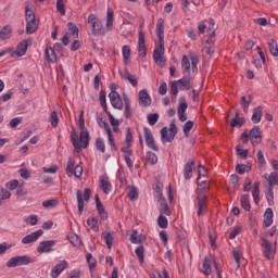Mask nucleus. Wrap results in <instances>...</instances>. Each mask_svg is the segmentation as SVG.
Masks as SVG:
<instances>
[{
  "instance_id": "51",
  "label": "nucleus",
  "mask_w": 278,
  "mask_h": 278,
  "mask_svg": "<svg viewBox=\"0 0 278 278\" xmlns=\"http://www.w3.org/2000/svg\"><path fill=\"white\" fill-rule=\"evenodd\" d=\"M46 55L48 62H55L58 60V58L55 56V50H53L52 48L46 49Z\"/></svg>"
},
{
  "instance_id": "29",
  "label": "nucleus",
  "mask_w": 278,
  "mask_h": 278,
  "mask_svg": "<svg viewBox=\"0 0 278 278\" xmlns=\"http://www.w3.org/2000/svg\"><path fill=\"white\" fill-rule=\"evenodd\" d=\"M190 59H188V55H184L182 60H181V68H182V73L184 75H190Z\"/></svg>"
},
{
  "instance_id": "1",
  "label": "nucleus",
  "mask_w": 278,
  "mask_h": 278,
  "mask_svg": "<svg viewBox=\"0 0 278 278\" xmlns=\"http://www.w3.org/2000/svg\"><path fill=\"white\" fill-rule=\"evenodd\" d=\"M249 139L253 147L262 143V128L260 126H254L250 131H243L241 134V140L243 144L249 143Z\"/></svg>"
},
{
  "instance_id": "2",
  "label": "nucleus",
  "mask_w": 278,
  "mask_h": 278,
  "mask_svg": "<svg viewBox=\"0 0 278 278\" xmlns=\"http://www.w3.org/2000/svg\"><path fill=\"white\" fill-rule=\"evenodd\" d=\"M26 34H36L38 30V23L36 22V13L29 5L25 8Z\"/></svg>"
},
{
  "instance_id": "31",
  "label": "nucleus",
  "mask_w": 278,
  "mask_h": 278,
  "mask_svg": "<svg viewBox=\"0 0 278 278\" xmlns=\"http://www.w3.org/2000/svg\"><path fill=\"white\" fill-rule=\"evenodd\" d=\"M124 105H125V111H124L125 118H131V103L129 101V98H127V96H124Z\"/></svg>"
},
{
  "instance_id": "25",
  "label": "nucleus",
  "mask_w": 278,
  "mask_h": 278,
  "mask_svg": "<svg viewBox=\"0 0 278 278\" xmlns=\"http://www.w3.org/2000/svg\"><path fill=\"white\" fill-rule=\"evenodd\" d=\"M156 36L159 38V42H164V20L159 18L156 22Z\"/></svg>"
},
{
  "instance_id": "60",
  "label": "nucleus",
  "mask_w": 278,
  "mask_h": 278,
  "mask_svg": "<svg viewBox=\"0 0 278 278\" xmlns=\"http://www.w3.org/2000/svg\"><path fill=\"white\" fill-rule=\"evenodd\" d=\"M236 170L239 175H244L248 170H251V167L244 165V164H238L236 166Z\"/></svg>"
},
{
  "instance_id": "43",
  "label": "nucleus",
  "mask_w": 278,
  "mask_h": 278,
  "mask_svg": "<svg viewBox=\"0 0 278 278\" xmlns=\"http://www.w3.org/2000/svg\"><path fill=\"white\" fill-rule=\"evenodd\" d=\"M148 124L153 126L157 124V121H160V114L157 113H150L147 115Z\"/></svg>"
},
{
  "instance_id": "20",
  "label": "nucleus",
  "mask_w": 278,
  "mask_h": 278,
  "mask_svg": "<svg viewBox=\"0 0 278 278\" xmlns=\"http://www.w3.org/2000/svg\"><path fill=\"white\" fill-rule=\"evenodd\" d=\"M186 76L176 80L180 86V90H190L192 88V77L190 74H185Z\"/></svg>"
},
{
  "instance_id": "14",
  "label": "nucleus",
  "mask_w": 278,
  "mask_h": 278,
  "mask_svg": "<svg viewBox=\"0 0 278 278\" xmlns=\"http://www.w3.org/2000/svg\"><path fill=\"white\" fill-rule=\"evenodd\" d=\"M55 244H58V241L55 240L41 241L37 247V253H51Z\"/></svg>"
},
{
  "instance_id": "8",
  "label": "nucleus",
  "mask_w": 278,
  "mask_h": 278,
  "mask_svg": "<svg viewBox=\"0 0 278 278\" xmlns=\"http://www.w3.org/2000/svg\"><path fill=\"white\" fill-rule=\"evenodd\" d=\"M66 175L67 177H73V175H75V177L79 179V177L84 175V167H81L80 165L75 166V160H73V157H68L66 165Z\"/></svg>"
},
{
  "instance_id": "64",
  "label": "nucleus",
  "mask_w": 278,
  "mask_h": 278,
  "mask_svg": "<svg viewBox=\"0 0 278 278\" xmlns=\"http://www.w3.org/2000/svg\"><path fill=\"white\" fill-rule=\"evenodd\" d=\"M10 197H12V193H10V191H8L5 188L0 187V199H10Z\"/></svg>"
},
{
  "instance_id": "53",
  "label": "nucleus",
  "mask_w": 278,
  "mask_h": 278,
  "mask_svg": "<svg viewBox=\"0 0 278 278\" xmlns=\"http://www.w3.org/2000/svg\"><path fill=\"white\" fill-rule=\"evenodd\" d=\"M186 110H188V103L186 102V98L181 97L177 113L184 114V113H186Z\"/></svg>"
},
{
  "instance_id": "63",
  "label": "nucleus",
  "mask_w": 278,
  "mask_h": 278,
  "mask_svg": "<svg viewBox=\"0 0 278 278\" xmlns=\"http://www.w3.org/2000/svg\"><path fill=\"white\" fill-rule=\"evenodd\" d=\"M5 188L11 191L16 190V188H18V180L14 179V180L7 182Z\"/></svg>"
},
{
  "instance_id": "41",
  "label": "nucleus",
  "mask_w": 278,
  "mask_h": 278,
  "mask_svg": "<svg viewBox=\"0 0 278 278\" xmlns=\"http://www.w3.org/2000/svg\"><path fill=\"white\" fill-rule=\"evenodd\" d=\"M198 216H201L205 212V198L204 195H198Z\"/></svg>"
},
{
  "instance_id": "59",
  "label": "nucleus",
  "mask_w": 278,
  "mask_h": 278,
  "mask_svg": "<svg viewBox=\"0 0 278 278\" xmlns=\"http://www.w3.org/2000/svg\"><path fill=\"white\" fill-rule=\"evenodd\" d=\"M170 92H172L174 98L177 97V94L179 92V83H177V80L172 81V84H170Z\"/></svg>"
},
{
  "instance_id": "15",
  "label": "nucleus",
  "mask_w": 278,
  "mask_h": 278,
  "mask_svg": "<svg viewBox=\"0 0 278 278\" xmlns=\"http://www.w3.org/2000/svg\"><path fill=\"white\" fill-rule=\"evenodd\" d=\"M42 233H45V231L42 229H39L37 231L31 232L30 235L25 236L22 239V244H31L34 242H37V240L42 238Z\"/></svg>"
},
{
  "instance_id": "50",
  "label": "nucleus",
  "mask_w": 278,
  "mask_h": 278,
  "mask_svg": "<svg viewBox=\"0 0 278 278\" xmlns=\"http://www.w3.org/2000/svg\"><path fill=\"white\" fill-rule=\"evenodd\" d=\"M96 149L100 151V153H105V141L103 138L96 139Z\"/></svg>"
},
{
  "instance_id": "35",
  "label": "nucleus",
  "mask_w": 278,
  "mask_h": 278,
  "mask_svg": "<svg viewBox=\"0 0 278 278\" xmlns=\"http://www.w3.org/2000/svg\"><path fill=\"white\" fill-rule=\"evenodd\" d=\"M252 197L255 205H260V182H255L252 190Z\"/></svg>"
},
{
  "instance_id": "21",
  "label": "nucleus",
  "mask_w": 278,
  "mask_h": 278,
  "mask_svg": "<svg viewBox=\"0 0 278 278\" xmlns=\"http://www.w3.org/2000/svg\"><path fill=\"white\" fill-rule=\"evenodd\" d=\"M138 53L139 58H147V45L144 43V33H139L138 38Z\"/></svg>"
},
{
  "instance_id": "18",
  "label": "nucleus",
  "mask_w": 278,
  "mask_h": 278,
  "mask_svg": "<svg viewBox=\"0 0 278 278\" xmlns=\"http://www.w3.org/2000/svg\"><path fill=\"white\" fill-rule=\"evenodd\" d=\"M66 268H68V262L66 261H61L59 264H56L52 270H51V277L52 278H59L60 275H62V273H64V270H66Z\"/></svg>"
},
{
  "instance_id": "19",
  "label": "nucleus",
  "mask_w": 278,
  "mask_h": 278,
  "mask_svg": "<svg viewBox=\"0 0 278 278\" xmlns=\"http://www.w3.org/2000/svg\"><path fill=\"white\" fill-rule=\"evenodd\" d=\"M151 96L149 94V91L147 89H142L139 91V105H142V108H149L151 105Z\"/></svg>"
},
{
  "instance_id": "23",
  "label": "nucleus",
  "mask_w": 278,
  "mask_h": 278,
  "mask_svg": "<svg viewBox=\"0 0 278 278\" xmlns=\"http://www.w3.org/2000/svg\"><path fill=\"white\" fill-rule=\"evenodd\" d=\"M14 30L11 25H5L0 29V40H10Z\"/></svg>"
},
{
  "instance_id": "62",
  "label": "nucleus",
  "mask_w": 278,
  "mask_h": 278,
  "mask_svg": "<svg viewBox=\"0 0 278 278\" xmlns=\"http://www.w3.org/2000/svg\"><path fill=\"white\" fill-rule=\"evenodd\" d=\"M232 257H233V260L237 264V268H240V257H241L240 250L233 249L232 250Z\"/></svg>"
},
{
  "instance_id": "32",
  "label": "nucleus",
  "mask_w": 278,
  "mask_h": 278,
  "mask_svg": "<svg viewBox=\"0 0 278 278\" xmlns=\"http://www.w3.org/2000/svg\"><path fill=\"white\" fill-rule=\"evenodd\" d=\"M114 27V11L112 9H108L106 11V28L112 29Z\"/></svg>"
},
{
  "instance_id": "49",
  "label": "nucleus",
  "mask_w": 278,
  "mask_h": 278,
  "mask_svg": "<svg viewBox=\"0 0 278 278\" xmlns=\"http://www.w3.org/2000/svg\"><path fill=\"white\" fill-rule=\"evenodd\" d=\"M100 105L102 108V110L105 112V114L110 111H108V102L105 100V91L101 90L100 91Z\"/></svg>"
},
{
  "instance_id": "58",
  "label": "nucleus",
  "mask_w": 278,
  "mask_h": 278,
  "mask_svg": "<svg viewBox=\"0 0 278 278\" xmlns=\"http://www.w3.org/2000/svg\"><path fill=\"white\" fill-rule=\"evenodd\" d=\"M128 199L129 201H136L138 199V188L129 187Z\"/></svg>"
},
{
  "instance_id": "28",
  "label": "nucleus",
  "mask_w": 278,
  "mask_h": 278,
  "mask_svg": "<svg viewBox=\"0 0 278 278\" xmlns=\"http://www.w3.org/2000/svg\"><path fill=\"white\" fill-rule=\"evenodd\" d=\"M267 46L269 49L270 54L274 58H278V46H277V41H275V39H268L267 40Z\"/></svg>"
},
{
  "instance_id": "33",
  "label": "nucleus",
  "mask_w": 278,
  "mask_h": 278,
  "mask_svg": "<svg viewBox=\"0 0 278 278\" xmlns=\"http://www.w3.org/2000/svg\"><path fill=\"white\" fill-rule=\"evenodd\" d=\"M60 204V201L58 199H51V200H46L42 202V207L46 210H53V207H58Z\"/></svg>"
},
{
  "instance_id": "5",
  "label": "nucleus",
  "mask_w": 278,
  "mask_h": 278,
  "mask_svg": "<svg viewBox=\"0 0 278 278\" xmlns=\"http://www.w3.org/2000/svg\"><path fill=\"white\" fill-rule=\"evenodd\" d=\"M169 131L170 134L168 135L167 127H163L161 129L162 142H173L175 140V136H177V132L179 131V129L177 128V125H175V119L169 124Z\"/></svg>"
},
{
  "instance_id": "56",
  "label": "nucleus",
  "mask_w": 278,
  "mask_h": 278,
  "mask_svg": "<svg viewBox=\"0 0 278 278\" xmlns=\"http://www.w3.org/2000/svg\"><path fill=\"white\" fill-rule=\"evenodd\" d=\"M68 31H71L72 36H75V38H79V28L73 24V22L67 23Z\"/></svg>"
},
{
  "instance_id": "11",
  "label": "nucleus",
  "mask_w": 278,
  "mask_h": 278,
  "mask_svg": "<svg viewBox=\"0 0 278 278\" xmlns=\"http://www.w3.org/2000/svg\"><path fill=\"white\" fill-rule=\"evenodd\" d=\"M109 98L111 101L112 108L115 110H123V99L121 98V94L116 92L114 85L111 87V92L109 93Z\"/></svg>"
},
{
  "instance_id": "42",
  "label": "nucleus",
  "mask_w": 278,
  "mask_h": 278,
  "mask_svg": "<svg viewBox=\"0 0 278 278\" xmlns=\"http://www.w3.org/2000/svg\"><path fill=\"white\" fill-rule=\"evenodd\" d=\"M96 207H97V211H98L99 216H101V218H102L103 220L108 219V212H105V207L103 206V203L98 202V203L96 204Z\"/></svg>"
},
{
  "instance_id": "61",
  "label": "nucleus",
  "mask_w": 278,
  "mask_h": 278,
  "mask_svg": "<svg viewBox=\"0 0 278 278\" xmlns=\"http://www.w3.org/2000/svg\"><path fill=\"white\" fill-rule=\"evenodd\" d=\"M191 71L192 73H198L199 72V59L197 56H191Z\"/></svg>"
},
{
  "instance_id": "52",
  "label": "nucleus",
  "mask_w": 278,
  "mask_h": 278,
  "mask_svg": "<svg viewBox=\"0 0 278 278\" xmlns=\"http://www.w3.org/2000/svg\"><path fill=\"white\" fill-rule=\"evenodd\" d=\"M146 157L149 164H151L152 166H154V164H157V155L155 153L148 151Z\"/></svg>"
},
{
  "instance_id": "24",
  "label": "nucleus",
  "mask_w": 278,
  "mask_h": 278,
  "mask_svg": "<svg viewBox=\"0 0 278 278\" xmlns=\"http://www.w3.org/2000/svg\"><path fill=\"white\" fill-rule=\"evenodd\" d=\"M192 170H194V161L190 160L185 164L184 167L185 179H192Z\"/></svg>"
},
{
  "instance_id": "48",
  "label": "nucleus",
  "mask_w": 278,
  "mask_h": 278,
  "mask_svg": "<svg viewBox=\"0 0 278 278\" xmlns=\"http://www.w3.org/2000/svg\"><path fill=\"white\" fill-rule=\"evenodd\" d=\"M56 11L61 16H66V5H64V0H56Z\"/></svg>"
},
{
  "instance_id": "10",
  "label": "nucleus",
  "mask_w": 278,
  "mask_h": 278,
  "mask_svg": "<svg viewBox=\"0 0 278 278\" xmlns=\"http://www.w3.org/2000/svg\"><path fill=\"white\" fill-rule=\"evenodd\" d=\"M90 194H91L90 189H85L84 193L81 192V190H78L76 192L79 215L84 214V206H85L84 201H90Z\"/></svg>"
},
{
  "instance_id": "46",
  "label": "nucleus",
  "mask_w": 278,
  "mask_h": 278,
  "mask_svg": "<svg viewBox=\"0 0 278 278\" xmlns=\"http://www.w3.org/2000/svg\"><path fill=\"white\" fill-rule=\"evenodd\" d=\"M192 127H194V122L188 121L185 123L182 131H184L186 138H188V136H190V131H192Z\"/></svg>"
},
{
  "instance_id": "30",
  "label": "nucleus",
  "mask_w": 278,
  "mask_h": 278,
  "mask_svg": "<svg viewBox=\"0 0 278 278\" xmlns=\"http://www.w3.org/2000/svg\"><path fill=\"white\" fill-rule=\"evenodd\" d=\"M241 207L245 210V212H251V198L249 194H242L241 195Z\"/></svg>"
},
{
  "instance_id": "45",
  "label": "nucleus",
  "mask_w": 278,
  "mask_h": 278,
  "mask_svg": "<svg viewBox=\"0 0 278 278\" xmlns=\"http://www.w3.org/2000/svg\"><path fill=\"white\" fill-rule=\"evenodd\" d=\"M49 121L52 127H58V125H60V117L58 116V112L52 111Z\"/></svg>"
},
{
  "instance_id": "38",
  "label": "nucleus",
  "mask_w": 278,
  "mask_h": 278,
  "mask_svg": "<svg viewBox=\"0 0 278 278\" xmlns=\"http://www.w3.org/2000/svg\"><path fill=\"white\" fill-rule=\"evenodd\" d=\"M160 214L161 216H170L172 214L170 208L168 207V203H166L164 199L160 204Z\"/></svg>"
},
{
  "instance_id": "4",
  "label": "nucleus",
  "mask_w": 278,
  "mask_h": 278,
  "mask_svg": "<svg viewBox=\"0 0 278 278\" xmlns=\"http://www.w3.org/2000/svg\"><path fill=\"white\" fill-rule=\"evenodd\" d=\"M88 24L91 26L92 36H105V30L103 29V24L94 14L88 16Z\"/></svg>"
},
{
  "instance_id": "22",
  "label": "nucleus",
  "mask_w": 278,
  "mask_h": 278,
  "mask_svg": "<svg viewBox=\"0 0 278 278\" xmlns=\"http://www.w3.org/2000/svg\"><path fill=\"white\" fill-rule=\"evenodd\" d=\"M121 78L122 79H126L127 81H129V84L136 88V86H138V79H136V76L131 73H129V71L124 70L119 72Z\"/></svg>"
},
{
  "instance_id": "16",
  "label": "nucleus",
  "mask_w": 278,
  "mask_h": 278,
  "mask_svg": "<svg viewBox=\"0 0 278 278\" xmlns=\"http://www.w3.org/2000/svg\"><path fill=\"white\" fill-rule=\"evenodd\" d=\"M102 128L106 132L111 150L112 151H118V148L116 147V141H114V135H112V128H110V124H108V122H103Z\"/></svg>"
},
{
  "instance_id": "36",
  "label": "nucleus",
  "mask_w": 278,
  "mask_h": 278,
  "mask_svg": "<svg viewBox=\"0 0 278 278\" xmlns=\"http://www.w3.org/2000/svg\"><path fill=\"white\" fill-rule=\"evenodd\" d=\"M253 101V96L249 94L248 97L243 96L241 97V108L244 112L249 110V105H251V102Z\"/></svg>"
},
{
  "instance_id": "44",
  "label": "nucleus",
  "mask_w": 278,
  "mask_h": 278,
  "mask_svg": "<svg viewBox=\"0 0 278 278\" xmlns=\"http://www.w3.org/2000/svg\"><path fill=\"white\" fill-rule=\"evenodd\" d=\"M268 186L269 188H275V186H278V175L277 173H270L268 176Z\"/></svg>"
},
{
  "instance_id": "57",
  "label": "nucleus",
  "mask_w": 278,
  "mask_h": 278,
  "mask_svg": "<svg viewBox=\"0 0 278 278\" xmlns=\"http://www.w3.org/2000/svg\"><path fill=\"white\" fill-rule=\"evenodd\" d=\"M236 151H237V155H239L241 160H247V157H249V150H244L240 146H237Z\"/></svg>"
},
{
  "instance_id": "47",
  "label": "nucleus",
  "mask_w": 278,
  "mask_h": 278,
  "mask_svg": "<svg viewBox=\"0 0 278 278\" xmlns=\"http://www.w3.org/2000/svg\"><path fill=\"white\" fill-rule=\"evenodd\" d=\"M135 253L140 262V264H144V247L139 245L136 250Z\"/></svg>"
},
{
  "instance_id": "12",
  "label": "nucleus",
  "mask_w": 278,
  "mask_h": 278,
  "mask_svg": "<svg viewBox=\"0 0 278 278\" xmlns=\"http://www.w3.org/2000/svg\"><path fill=\"white\" fill-rule=\"evenodd\" d=\"M261 247L264 250L263 254L266 257V260H273L275 257V249H273V243L268 241L266 238L261 239Z\"/></svg>"
},
{
  "instance_id": "26",
  "label": "nucleus",
  "mask_w": 278,
  "mask_h": 278,
  "mask_svg": "<svg viewBox=\"0 0 278 278\" xmlns=\"http://www.w3.org/2000/svg\"><path fill=\"white\" fill-rule=\"evenodd\" d=\"M273 208L268 207L266 208L265 213H264V222L263 225L264 227H270V225H273Z\"/></svg>"
},
{
  "instance_id": "40",
  "label": "nucleus",
  "mask_w": 278,
  "mask_h": 278,
  "mask_svg": "<svg viewBox=\"0 0 278 278\" xmlns=\"http://www.w3.org/2000/svg\"><path fill=\"white\" fill-rule=\"evenodd\" d=\"M100 188L104 194H110L112 192V184L108 180H100Z\"/></svg>"
},
{
  "instance_id": "13",
  "label": "nucleus",
  "mask_w": 278,
  "mask_h": 278,
  "mask_svg": "<svg viewBox=\"0 0 278 278\" xmlns=\"http://www.w3.org/2000/svg\"><path fill=\"white\" fill-rule=\"evenodd\" d=\"M143 136L146 140V144L149 149L156 152L160 151V148L157 147V143H155V138H153V132H151V129L144 127Z\"/></svg>"
},
{
  "instance_id": "34",
  "label": "nucleus",
  "mask_w": 278,
  "mask_h": 278,
  "mask_svg": "<svg viewBox=\"0 0 278 278\" xmlns=\"http://www.w3.org/2000/svg\"><path fill=\"white\" fill-rule=\"evenodd\" d=\"M202 268L204 270V275H206V277H210V275H212V261L210 260V257H205Z\"/></svg>"
},
{
  "instance_id": "17",
  "label": "nucleus",
  "mask_w": 278,
  "mask_h": 278,
  "mask_svg": "<svg viewBox=\"0 0 278 278\" xmlns=\"http://www.w3.org/2000/svg\"><path fill=\"white\" fill-rule=\"evenodd\" d=\"M102 128L106 132L111 150L112 151H118V148L116 147V141H114V135H112V128H110V124H108V122H103Z\"/></svg>"
},
{
  "instance_id": "6",
  "label": "nucleus",
  "mask_w": 278,
  "mask_h": 278,
  "mask_svg": "<svg viewBox=\"0 0 278 278\" xmlns=\"http://www.w3.org/2000/svg\"><path fill=\"white\" fill-rule=\"evenodd\" d=\"M27 47L28 43L26 40L20 42L17 45L16 50L12 51V49H7L0 52V58H3V55H5V53H11V58H23V55H25L27 53Z\"/></svg>"
},
{
  "instance_id": "27",
  "label": "nucleus",
  "mask_w": 278,
  "mask_h": 278,
  "mask_svg": "<svg viewBox=\"0 0 278 278\" xmlns=\"http://www.w3.org/2000/svg\"><path fill=\"white\" fill-rule=\"evenodd\" d=\"M251 121L252 123H254V125H257L258 123L262 122V106H257L253 109Z\"/></svg>"
},
{
  "instance_id": "9",
  "label": "nucleus",
  "mask_w": 278,
  "mask_h": 278,
  "mask_svg": "<svg viewBox=\"0 0 278 278\" xmlns=\"http://www.w3.org/2000/svg\"><path fill=\"white\" fill-rule=\"evenodd\" d=\"M166 53V49L164 48V41H159V47L153 52V60L157 64V66H161V68H164L166 66V60L162 55Z\"/></svg>"
},
{
  "instance_id": "39",
  "label": "nucleus",
  "mask_w": 278,
  "mask_h": 278,
  "mask_svg": "<svg viewBox=\"0 0 278 278\" xmlns=\"http://www.w3.org/2000/svg\"><path fill=\"white\" fill-rule=\"evenodd\" d=\"M122 55L124 59V64H129V58H131V49L129 46H123Z\"/></svg>"
},
{
  "instance_id": "3",
  "label": "nucleus",
  "mask_w": 278,
  "mask_h": 278,
  "mask_svg": "<svg viewBox=\"0 0 278 278\" xmlns=\"http://www.w3.org/2000/svg\"><path fill=\"white\" fill-rule=\"evenodd\" d=\"M71 140L74 149H88L90 132H88V130H80L79 137L72 135Z\"/></svg>"
},
{
  "instance_id": "37",
  "label": "nucleus",
  "mask_w": 278,
  "mask_h": 278,
  "mask_svg": "<svg viewBox=\"0 0 278 278\" xmlns=\"http://www.w3.org/2000/svg\"><path fill=\"white\" fill-rule=\"evenodd\" d=\"M101 238L105 241L108 249H112V244H114V237L111 232H102Z\"/></svg>"
},
{
  "instance_id": "54",
  "label": "nucleus",
  "mask_w": 278,
  "mask_h": 278,
  "mask_svg": "<svg viewBox=\"0 0 278 278\" xmlns=\"http://www.w3.org/2000/svg\"><path fill=\"white\" fill-rule=\"evenodd\" d=\"M244 123H247V119H244V118H232V121L230 123V127L232 129L235 127H238L240 129V127H242L244 125Z\"/></svg>"
},
{
  "instance_id": "55",
  "label": "nucleus",
  "mask_w": 278,
  "mask_h": 278,
  "mask_svg": "<svg viewBox=\"0 0 278 278\" xmlns=\"http://www.w3.org/2000/svg\"><path fill=\"white\" fill-rule=\"evenodd\" d=\"M157 225L161 229H166L168 227V218L164 215H160L157 218Z\"/></svg>"
},
{
  "instance_id": "7",
  "label": "nucleus",
  "mask_w": 278,
  "mask_h": 278,
  "mask_svg": "<svg viewBox=\"0 0 278 278\" xmlns=\"http://www.w3.org/2000/svg\"><path fill=\"white\" fill-rule=\"evenodd\" d=\"M33 263H34V260H31V257L27 255L14 256L7 262V267L16 268V266H27L28 264H33Z\"/></svg>"
}]
</instances>
